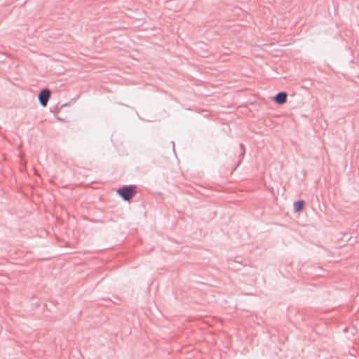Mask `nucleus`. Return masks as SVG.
I'll return each mask as SVG.
<instances>
[{"label":"nucleus","instance_id":"f257e3e1","mask_svg":"<svg viewBox=\"0 0 359 359\" xmlns=\"http://www.w3.org/2000/svg\"><path fill=\"white\" fill-rule=\"evenodd\" d=\"M136 193L134 185H125L117 190V194L125 201H129L135 196Z\"/></svg>","mask_w":359,"mask_h":359},{"label":"nucleus","instance_id":"f03ea898","mask_svg":"<svg viewBox=\"0 0 359 359\" xmlns=\"http://www.w3.org/2000/svg\"><path fill=\"white\" fill-rule=\"evenodd\" d=\"M50 90L48 88L42 89L38 95L39 103L42 107H46L50 97Z\"/></svg>","mask_w":359,"mask_h":359},{"label":"nucleus","instance_id":"7ed1b4c3","mask_svg":"<svg viewBox=\"0 0 359 359\" xmlns=\"http://www.w3.org/2000/svg\"><path fill=\"white\" fill-rule=\"evenodd\" d=\"M287 93L284 91L278 93L273 97V100L278 104H283L287 102Z\"/></svg>","mask_w":359,"mask_h":359},{"label":"nucleus","instance_id":"20e7f679","mask_svg":"<svg viewBox=\"0 0 359 359\" xmlns=\"http://www.w3.org/2000/svg\"><path fill=\"white\" fill-rule=\"evenodd\" d=\"M305 202L303 200H299L294 203V211L295 212H300L303 210Z\"/></svg>","mask_w":359,"mask_h":359},{"label":"nucleus","instance_id":"39448f33","mask_svg":"<svg viewBox=\"0 0 359 359\" xmlns=\"http://www.w3.org/2000/svg\"><path fill=\"white\" fill-rule=\"evenodd\" d=\"M239 146H240V148H241V153L239 156L240 157H243V156L245 155V146L242 143H240Z\"/></svg>","mask_w":359,"mask_h":359}]
</instances>
